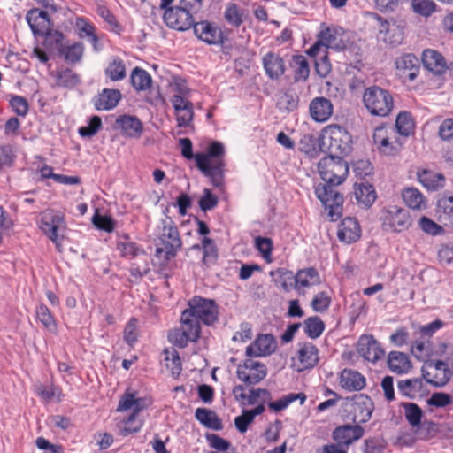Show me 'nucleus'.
Wrapping results in <instances>:
<instances>
[{"instance_id": "22", "label": "nucleus", "mask_w": 453, "mask_h": 453, "mask_svg": "<svg viewBox=\"0 0 453 453\" xmlns=\"http://www.w3.org/2000/svg\"><path fill=\"white\" fill-rule=\"evenodd\" d=\"M338 239L345 243L357 242L361 236L359 223L355 218H345L339 225L337 232Z\"/></svg>"}, {"instance_id": "19", "label": "nucleus", "mask_w": 453, "mask_h": 453, "mask_svg": "<svg viewBox=\"0 0 453 453\" xmlns=\"http://www.w3.org/2000/svg\"><path fill=\"white\" fill-rule=\"evenodd\" d=\"M151 404V401L146 397L136 396L135 392H130L127 390L124 395L120 397L117 411L122 412L125 411L132 410L136 412L147 409Z\"/></svg>"}, {"instance_id": "8", "label": "nucleus", "mask_w": 453, "mask_h": 453, "mask_svg": "<svg viewBox=\"0 0 453 453\" xmlns=\"http://www.w3.org/2000/svg\"><path fill=\"white\" fill-rule=\"evenodd\" d=\"M163 19L168 27L179 31L188 30L196 23L193 13L180 4L166 9Z\"/></svg>"}, {"instance_id": "63", "label": "nucleus", "mask_w": 453, "mask_h": 453, "mask_svg": "<svg viewBox=\"0 0 453 453\" xmlns=\"http://www.w3.org/2000/svg\"><path fill=\"white\" fill-rule=\"evenodd\" d=\"M218 203V197L208 188L203 190V195L198 202L200 209L204 212L215 208Z\"/></svg>"}, {"instance_id": "43", "label": "nucleus", "mask_w": 453, "mask_h": 453, "mask_svg": "<svg viewBox=\"0 0 453 453\" xmlns=\"http://www.w3.org/2000/svg\"><path fill=\"white\" fill-rule=\"evenodd\" d=\"M203 264L207 267L215 264L218 259V249L214 241L209 237L202 239Z\"/></svg>"}, {"instance_id": "24", "label": "nucleus", "mask_w": 453, "mask_h": 453, "mask_svg": "<svg viewBox=\"0 0 453 453\" xmlns=\"http://www.w3.org/2000/svg\"><path fill=\"white\" fill-rule=\"evenodd\" d=\"M309 110L315 121L325 122L332 116L334 107L329 99L320 96L311 100Z\"/></svg>"}, {"instance_id": "35", "label": "nucleus", "mask_w": 453, "mask_h": 453, "mask_svg": "<svg viewBox=\"0 0 453 453\" xmlns=\"http://www.w3.org/2000/svg\"><path fill=\"white\" fill-rule=\"evenodd\" d=\"M130 81L136 91H146L152 85L150 74L141 67H134L130 74Z\"/></svg>"}, {"instance_id": "45", "label": "nucleus", "mask_w": 453, "mask_h": 453, "mask_svg": "<svg viewBox=\"0 0 453 453\" xmlns=\"http://www.w3.org/2000/svg\"><path fill=\"white\" fill-rule=\"evenodd\" d=\"M414 121L408 111H401L395 119V128L399 134L409 136L414 130Z\"/></svg>"}, {"instance_id": "54", "label": "nucleus", "mask_w": 453, "mask_h": 453, "mask_svg": "<svg viewBox=\"0 0 453 453\" xmlns=\"http://www.w3.org/2000/svg\"><path fill=\"white\" fill-rule=\"evenodd\" d=\"M403 199L407 206L414 210L420 209L421 204L424 202V197L421 192L413 188H408L403 191Z\"/></svg>"}, {"instance_id": "49", "label": "nucleus", "mask_w": 453, "mask_h": 453, "mask_svg": "<svg viewBox=\"0 0 453 453\" xmlns=\"http://www.w3.org/2000/svg\"><path fill=\"white\" fill-rule=\"evenodd\" d=\"M272 277H277L275 282L280 284L281 288L285 291H288L290 287L295 285V275L289 270L285 268H278L275 271L270 273Z\"/></svg>"}, {"instance_id": "62", "label": "nucleus", "mask_w": 453, "mask_h": 453, "mask_svg": "<svg viewBox=\"0 0 453 453\" xmlns=\"http://www.w3.org/2000/svg\"><path fill=\"white\" fill-rule=\"evenodd\" d=\"M255 246L261 253L262 257L269 261L273 250V242L270 238L257 236L255 238Z\"/></svg>"}, {"instance_id": "7", "label": "nucleus", "mask_w": 453, "mask_h": 453, "mask_svg": "<svg viewBox=\"0 0 453 453\" xmlns=\"http://www.w3.org/2000/svg\"><path fill=\"white\" fill-rule=\"evenodd\" d=\"M181 326L173 328L168 333V340L174 346L183 349L189 342H196L201 336V327L192 324L182 313L180 318Z\"/></svg>"}, {"instance_id": "40", "label": "nucleus", "mask_w": 453, "mask_h": 453, "mask_svg": "<svg viewBox=\"0 0 453 453\" xmlns=\"http://www.w3.org/2000/svg\"><path fill=\"white\" fill-rule=\"evenodd\" d=\"M401 406L404 410V416L408 423L413 428L420 426L423 417L422 409L414 403H402Z\"/></svg>"}, {"instance_id": "21", "label": "nucleus", "mask_w": 453, "mask_h": 453, "mask_svg": "<svg viewBox=\"0 0 453 453\" xmlns=\"http://www.w3.org/2000/svg\"><path fill=\"white\" fill-rule=\"evenodd\" d=\"M275 349V341L272 334H260L253 343L246 348L248 357H262L272 354Z\"/></svg>"}, {"instance_id": "38", "label": "nucleus", "mask_w": 453, "mask_h": 453, "mask_svg": "<svg viewBox=\"0 0 453 453\" xmlns=\"http://www.w3.org/2000/svg\"><path fill=\"white\" fill-rule=\"evenodd\" d=\"M437 214L445 225L453 226V196L441 197L437 202Z\"/></svg>"}, {"instance_id": "26", "label": "nucleus", "mask_w": 453, "mask_h": 453, "mask_svg": "<svg viewBox=\"0 0 453 453\" xmlns=\"http://www.w3.org/2000/svg\"><path fill=\"white\" fill-rule=\"evenodd\" d=\"M266 75L272 80H278L285 73L283 59L273 52L266 53L262 59Z\"/></svg>"}, {"instance_id": "10", "label": "nucleus", "mask_w": 453, "mask_h": 453, "mask_svg": "<svg viewBox=\"0 0 453 453\" xmlns=\"http://www.w3.org/2000/svg\"><path fill=\"white\" fill-rule=\"evenodd\" d=\"M237 378L247 385H255L266 376V367L264 364L247 359L237 368Z\"/></svg>"}, {"instance_id": "46", "label": "nucleus", "mask_w": 453, "mask_h": 453, "mask_svg": "<svg viewBox=\"0 0 453 453\" xmlns=\"http://www.w3.org/2000/svg\"><path fill=\"white\" fill-rule=\"evenodd\" d=\"M299 103L298 96L290 91L281 93L277 101V107L280 111L290 112L297 109Z\"/></svg>"}, {"instance_id": "1", "label": "nucleus", "mask_w": 453, "mask_h": 453, "mask_svg": "<svg viewBox=\"0 0 453 453\" xmlns=\"http://www.w3.org/2000/svg\"><path fill=\"white\" fill-rule=\"evenodd\" d=\"M318 171L324 180L315 188L317 198L322 203L331 220L335 221L342 217L343 196L335 187L342 184L349 174V165L340 156L329 155L318 163Z\"/></svg>"}, {"instance_id": "34", "label": "nucleus", "mask_w": 453, "mask_h": 453, "mask_svg": "<svg viewBox=\"0 0 453 453\" xmlns=\"http://www.w3.org/2000/svg\"><path fill=\"white\" fill-rule=\"evenodd\" d=\"M196 418L204 426L219 431L223 428L221 419L215 411L206 408H197L195 413Z\"/></svg>"}, {"instance_id": "23", "label": "nucleus", "mask_w": 453, "mask_h": 453, "mask_svg": "<svg viewBox=\"0 0 453 453\" xmlns=\"http://www.w3.org/2000/svg\"><path fill=\"white\" fill-rule=\"evenodd\" d=\"M33 17L36 19L35 22L30 20L29 15L26 16V19L35 35L44 36L46 38L52 37L57 44H60L63 40V34L51 29L50 20L38 19L37 17Z\"/></svg>"}, {"instance_id": "15", "label": "nucleus", "mask_w": 453, "mask_h": 453, "mask_svg": "<svg viewBox=\"0 0 453 453\" xmlns=\"http://www.w3.org/2000/svg\"><path fill=\"white\" fill-rule=\"evenodd\" d=\"M171 103L176 112L178 127H189L194 119L193 104L181 95H173Z\"/></svg>"}, {"instance_id": "13", "label": "nucleus", "mask_w": 453, "mask_h": 453, "mask_svg": "<svg viewBox=\"0 0 453 453\" xmlns=\"http://www.w3.org/2000/svg\"><path fill=\"white\" fill-rule=\"evenodd\" d=\"M384 220V226L392 232L400 233L407 230L411 225L409 211L396 206L391 207Z\"/></svg>"}, {"instance_id": "56", "label": "nucleus", "mask_w": 453, "mask_h": 453, "mask_svg": "<svg viewBox=\"0 0 453 453\" xmlns=\"http://www.w3.org/2000/svg\"><path fill=\"white\" fill-rule=\"evenodd\" d=\"M117 250L122 257L133 258L141 253H144L143 250L136 245V243L129 241H119L117 243Z\"/></svg>"}, {"instance_id": "25", "label": "nucleus", "mask_w": 453, "mask_h": 453, "mask_svg": "<svg viewBox=\"0 0 453 453\" xmlns=\"http://www.w3.org/2000/svg\"><path fill=\"white\" fill-rule=\"evenodd\" d=\"M353 411L354 418L358 419L359 423L367 422L373 411L372 399L367 395H356L354 397Z\"/></svg>"}, {"instance_id": "51", "label": "nucleus", "mask_w": 453, "mask_h": 453, "mask_svg": "<svg viewBox=\"0 0 453 453\" xmlns=\"http://www.w3.org/2000/svg\"><path fill=\"white\" fill-rule=\"evenodd\" d=\"M105 74L113 81L123 80L126 77V65L123 60L115 58L106 68Z\"/></svg>"}, {"instance_id": "29", "label": "nucleus", "mask_w": 453, "mask_h": 453, "mask_svg": "<svg viewBox=\"0 0 453 453\" xmlns=\"http://www.w3.org/2000/svg\"><path fill=\"white\" fill-rule=\"evenodd\" d=\"M422 63L426 69L435 73L442 74L446 71V62L441 53L434 50H425L422 54Z\"/></svg>"}, {"instance_id": "37", "label": "nucleus", "mask_w": 453, "mask_h": 453, "mask_svg": "<svg viewBox=\"0 0 453 453\" xmlns=\"http://www.w3.org/2000/svg\"><path fill=\"white\" fill-rule=\"evenodd\" d=\"M223 16L228 25L238 28L244 21V10L235 3H229L226 7Z\"/></svg>"}, {"instance_id": "17", "label": "nucleus", "mask_w": 453, "mask_h": 453, "mask_svg": "<svg viewBox=\"0 0 453 453\" xmlns=\"http://www.w3.org/2000/svg\"><path fill=\"white\" fill-rule=\"evenodd\" d=\"M42 231L54 242L59 246L58 231L65 228L64 217L58 213H45L41 219Z\"/></svg>"}, {"instance_id": "55", "label": "nucleus", "mask_w": 453, "mask_h": 453, "mask_svg": "<svg viewBox=\"0 0 453 453\" xmlns=\"http://www.w3.org/2000/svg\"><path fill=\"white\" fill-rule=\"evenodd\" d=\"M165 353L166 355L165 358L166 367L170 370L173 377L179 376L182 370L179 353L175 349L172 351L165 349Z\"/></svg>"}, {"instance_id": "6", "label": "nucleus", "mask_w": 453, "mask_h": 453, "mask_svg": "<svg viewBox=\"0 0 453 453\" xmlns=\"http://www.w3.org/2000/svg\"><path fill=\"white\" fill-rule=\"evenodd\" d=\"M181 240L178 228L174 225L164 226L163 233L157 243L155 257L160 261V270H163L168 261L173 258L181 248Z\"/></svg>"}, {"instance_id": "64", "label": "nucleus", "mask_w": 453, "mask_h": 453, "mask_svg": "<svg viewBox=\"0 0 453 453\" xmlns=\"http://www.w3.org/2000/svg\"><path fill=\"white\" fill-rule=\"evenodd\" d=\"M331 299L326 292L318 293L312 299V309L317 312H323L330 306Z\"/></svg>"}, {"instance_id": "32", "label": "nucleus", "mask_w": 453, "mask_h": 453, "mask_svg": "<svg viewBox=\"0 0 453 453\" xmlns=\"http://www.w3.org/2000/svg\"><path fill=\"white\" fill-rule=\"evenodd\" d=\"M298 360L303 366L302 369L313 368L319 360L318 348L311 342H303L300 344Z\"/></svg>"}, {"instance_id": "27", "label": "nucleus", "mask_w": 453, "mask_h": 453, "mask_svg": "<svg viewBox=\"0 0 453 453\" xmlns=\"http://www.w3.org/2000/svg\"><path fill=\"white\" fill-rule=\"evenodd\" d=\"M340 384L347 391H360L365 387L366 380L364 375L357 371L344 369L341 372Z\"/></svg>"}, {"instance_id": "30", "label": "nucleus", "mask_w": 453, "mask_h": 453, "mask_svg": "<svg viewBox=\"0 0 453 453\" xmlns=\"http://www.w3.org/2000/svg\"><path fill=\"white\" fill-rule=\"evenodd\" d=\"M389 131H393L391 127L386 125L377 127L373 133V142L380 152L386 155H394L396 152V148L389 142Z\"/></svg>"}, {"instance_id": "42", "label": "nucleus", "mask_w": 453, "mask_h": 453, "mask_svg": "<svg viewBox=\"0 0 453 453\" xmlns=\"http://www.w3.org/2000/svg\"><path fill=\"white\" fill-rule=\"evenodd\" d=\"M296 400H300V403L303 404V403L306 400L305 394H303V393H297V394L290 393L287 395H284L283 397H281L280 399H279L277 401L270 402L268 403V407L270 410H272L275 412H279V411H281L285 410L286 408H288L290 403H292L293 402H295Z\"/></svg>"}, {"instance_id": "60", "label": "nucleus", "mask_w": 453, "mask_h": 453, "mask_svg": "<svg viewBox=\"0 0 453 453\" xmlns=\"http://www.w3.org/2000/svg\"><path fill=\"white\" fill-rule=\"evenodd\" d=\"M427 404L430 406H434L438 408L446 407L453 403L452 397L443 392H436L434 393L426 401Z\"/></svg>"}, {"instance_id": "39", "label": "nucleus", "mask_w": 453, "mask_h": 453, "mask_svg": "<svg viewBox=\"0 0 453 453\" xmlns=\"http://www.w3.org/2000/svg\"><path fill=\"white\" fill-rule=\"evenodd\" d=\"M399 392L411 399L416 397L423 387V380L420 378L399 380L397 383Z\"/></svg>"}, {"instance_id": "58", "label": "nucleus", "mask_w": 453, "mask_h": 453, "mask_svg": "<svg viewBox=\"0 0 453 453\" xmlns=\"http://www.w3.org/2000/svg\"><path fill=\"white\" fill-rule=\"evenodd\" d=\"M102 127V120L99 116H92L89 119L88 124L85 127H81L78 130L79 134L81 137H92L94 136Z\"/></svg>"}, {"instance_id": "5", "label": "nucleus", "mask_w": 453, "mask_h": 453, "mask_svg": "<svg viewBox=\"0 0 453 453\" xmlns=\"http://www.w3.org/2000/svg\"><path fill=\"white\" fill-rule=\"evenodd\" d=\"M363 102L367 111L373 116L387 117L394 108V99L390 92L379 86L365 88Z\"/></svg>"}, {"instance_id": "61", "label": "nucleus", "mask_w": 453, "mask_h": 453, "mask_svg": "<svg viewBox=\"0 0 453 453\" xmlns=\"http://www.w3.org/2000/svg\"><path fill=\"white\" fill-rule=\"evenodd\" d=\"M315 69L320 77H326L332 70L331 63L327 56V50H324L323 54L315 59Z\"/></svg>"}, {"instance_id": "18", "label": "nucleus", "mask_w": 453, "mask_h": 453, "mask_svg": "<svg viewBox=\"0 0 453 453\" xmlns=\"http://www.w3.org/2000/svg\"><path fill=\"white\" fill-rule=\"evenodd\" d=\"M321 279L318 270L314 267L300 269L295 275V289L298 294L303 295L305 288L319 285Z\"/></svg>"}, {"instance_id": "59", "label": "nucleus", "mask_w": 453, "mask_h": 453, "mask_svg": "<svg viewBox=\"0 0 453 453\" xmlns=\"http://www.w3.org/2000/svg\"><path fill=\"white\" fill-rule=\"evenodd\" d=\"M418 226L425 233L433 236H436L443 233V228L440 225L426 216L419 219Z\"/></svg>"}, {"instance_id": "14", "label": "nucleus", "mask_w": 453, "mask_h": 453, "mask_svg": "<svg viewBox=\"0 0 453 453\" xmlns=\"http://www.w3.org/2000/svg\"><path fill=\"white\" fill-rule=\"evenodd\" d=\"M397 75L402 79L412 81L419 73V59L412 53H405L395 61Z\"/></svg>"}, {"instance_id": "41", "label": "nucleus", "mask_w": 453, "mask_h": 453, "mask_svg": "<svg viewBox=\"0 0 453 453\" xmlns=\"http://www.w3.org/2000/svg\"><path fill=\"white\" fill-rule=\"evenodd\" d=\"M294 80L296 82L305 81L310 75L309 63L304 56L293 57Z\"/></svg>"}, {"instance_id": "53", "label": "nucleus", "mask_w": 453, "mask_h": 453, "mask_svg": "<svg viewBox=\"0 0 453 453\" xmlns=\"http://www.w3.org/2000/svg\"><path fill=\"white\" fill-rule=\"evenodd\" d=\"M412 11L421 17H430L436 11V4L433 0H411Z\"/></svg>"}, {"instance_id": "2", "label": "nucleus", "mask_w": 453, "mask_h": 453, "mask_svg": "<svg viewBox=\"0 0 453 453\" xmlns=\"http://www.w3.org/2000/svg\"><path fill=\"white\" fill-rule=\"evenodd\" d=\"M225 147L218 141L211 142L206 152L196 153L195 156L197 168L208 178L216 188L222 187L226 163L224 157Z\"/></svg>"}, {"instance_id": "28", "label": "nucleus", "mask_w": 453, "mask_h": 453, "mask_svg": "<svg viewBox=\"0 0 453 453\" xmlns=\"http://www.w3.org/2000/svg\"><path fill=\"white\" fill-rule=\"evenodd\" d=\"M354 189L356 200L364 209L370 208L377 198L374 187L366 181L355 183Z\"/></svg>"}, {"instance_id": "31", "label": "nucleus", "mask_w": 453, "mask_h": 453, "mask_svg": "<svg viewBox=\"0 0 453 453\" xmlns=\"http://www.w3.org/2000/svg\"><path fill=\"white\" fill-rule=\"evenodd\" d=\"M116 126L130 137H139L143 130L142 123L136 116L127 114L121 115L116 119Z\"/></svg>"}, {"instance_id": "47", "label": "nucleus", "mask_w": 453, "mask_h": 453, "mask_svg": "<svg viewBox=\"0 0 453 453\" xmlns=\"http://www.w3.org/2000/svg\"><path fill=\"white\" fill-rule=\"evenodd\" d=\"M36 318L42 326L50 333H57V323L50 313L49 308L45 304H41L36 308Z\"/></svg>"}, {"instance_id": "50", "label": "nucleus", "mask_w": 453, "mask_h": 453, "mask_svg": "<svg viewBox=\"0 0 453 453\" xmlns=\"http://www.w3.org/2000/svg\"><path fill=\"white\" fill-rule=\"evenodd\" d=\"M81 79L71 69L59 71L57 73V84L59 87L73 88L80 84Z\"/></svg>"}, {"instance_id": "33", "label": "nucleus", "mask_w": 453, "mask_h": 453, "mask_svg": "<svg viewBox=\"0 0 453 453\" xmlns=\"http://www.w3.org/2000/svg\"><path fill=\"white\" fill-rule=\"evenodd\" d=\"M388 368L395 373H407L411 369V362L403 352L391 351L388 356Z\"/></svg>"}, {"instance_id": "12", "label": "nucleus", "mask_w": 453, "mask_h": 453, "mask_svg": "<svg viewBox=\"0 0 453 453\" xmlns=\"http://www.w3.org/2000/svg\"><path fill=\"white\" fill-rule=\"evenodd\" d=\"M357 350L365 360L372 363H376L385 355L380 343L372 334H365L358 339Z\"/></svg>"}, {"instance_id": "44", "label": "nucleus", "mask_w": 453, "mask_h": 453, "mask_svg": "<svg viewBox=\"0 0 453 453\" xmlns=\"http://www.w3.org/2000/svg\"><path fill=\"white\" fill-rule=\"evenodd\" d=\"M304 332L311 339L319 338L325 330V323L318 316L309 317L303 321Z\"/></svg>"}, {"instance_id": "11", "label": "nucleus", "mask_w": 453, "mask_h": 453, "mask_svg": "<svg viewBox=\"0 0 453 453\" xmlns=\"http://www.w3.org/2000/svg\"><path fill=\"white\" fill-rule=\"evenodd\" d=\"M193 30L198 39L209 45L224 43L225 37L223 32L214 23L207 20L196 22L193 26Z\"/></svg>"}, {"instance_id": "20", "label": "nucleus", "mask_w": 453, "mask_h": 453, "mask_svg": "<svg viewBox=\"0 0 453 453\" xmlns=\"http://www.w3.org/2000/svg\"><path fill=\"white\" fill-rule=\"evenodd\" d=\"M121 97L122 95L119 89L104 88L92 102L96 111H110L118 105Z\"/></svg>"}, {"instance_id": "16", "label": "nucleus", "mask_w": 453, "mask_h": 453, "mask_svg": "<svg viewBox=\"0 0 453 453\" xmlns=\"http://www.w3.org/2000/svg\"><path fill=\"white\" fill-rule=\"evenodd\" d=\"M365 430L360 425H342L336 427L332 434L334 441L348 449L350 444L364 435Z\"/></svg>"}, {"instance_id": "52", "label": "nucleus", "mask_w": 453, "mask_h": 453, "mask_svg": "<svg viewBox=\"0 0 453 453\" xmlns=\"http://www.w3.org/2000/svg\"><path fill=\"white\" fill-rule=\"evenodd\" d=\"M58 51L62 56H64L65 61L76 63L81 58L83 47L81 43H74L71 46L60 45Z\"/></svg>"}, {"instance_id": "9", "label": "nucleus", "mask_w": 453, "mask_h": 453, "mask_svg": "<svg viewBox=\"0 0 453 453\" xmlns=\"http://www.w3.org/2000/svg\"><path fill=\"white\" fill-rule=\"evenodd\" d=\"M369 15L379 23V35L385 43L391 47H396L402 43L403 32L399 26L395 23L390 24L377 13L372 12Z\"/></svg>"}, {"instance_id": "48", "label": "nucleus", "mask_w": 453, "mask_h": 453, "mask_svg": "<svg viewBox=\"0 0 453 453\" xmlns=\"http://www.w3.org/2000/svg\"><path fill=\"white\" fill-rule=\"evenodd\" d=\"M75 25L79 30V35L81 37H88L94 46V49L97 50L98 38L95 35L94 26L88 22L84 18H77Z\"/></svg>"}, {"instance_id": "3", "label": "nucleus", "mask_w": 453, "mask_h": 453, "mask_svg": "<svg viewBox=\"0 0 453 453\" xmlns=\"http://www.w3.org/2000/svg\"><path fill=\"white\" fill-rule=\"evenodd\" d=\"M188 304V308L182 314L198 327H201L200 322L211 326L219 320V306L213 299L196 296Z\"/></svg>"}, {"instance_id": "4", "label": "nucleus", "mask_w": 453, "mask_h": 453, "mask_svg": "<svg viewBox=\"0 0 453 453\" xmlns=\"http://www.w3.org/2000/svg\"><path fill=\"white\" fill-rule=\"evenodd\" d=\"M322 139L330 155L343 157L352 151V136L343 127L336 124L326 127Z\"/></svg>"}, {"instance_id": "36", "label": "nucleus", "mask_w": 453, "mask_h": 453, "mask_svg": "<svg viewBox=\"0 0 453 453\" xmlns=\"http://www.w3.org/2000/svg\"><path fill=\"white\" fill-rule=\"evenodd\" d=\"M419 182L428 190H437L444 185V177L428 170L418 173Z\"/></svg>"}, {"instance_id": "57", "label": "nucleus", "mask_w": 453, "mask_h": 453, "mask_svg": "<svg viewBox=\"0 0 453 453\" xmlns=\"http://www.w3.org/2000/svg\"><path fill=\"white\" fill-rule=\"evenodd\" d=\"M92 222L95 226L107 233H111L115 228L114 219L108 215H101L96 211L93 216Z\"/></svg>"}]
</instances>
